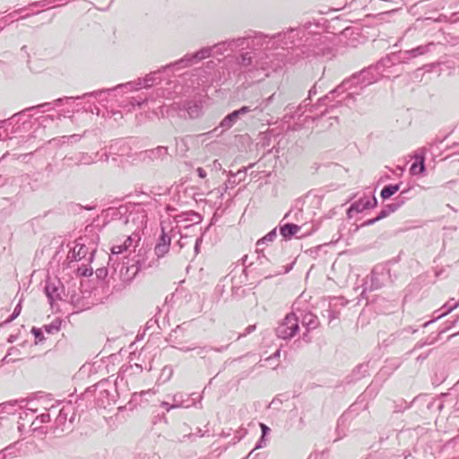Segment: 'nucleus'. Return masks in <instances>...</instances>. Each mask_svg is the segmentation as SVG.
Returning <instances> with one entry per match:
<instances>
[{
  "label": "nucleus",
  "mask_w": 459,
  "mask_h": 459,
  "mask_svg": "<svg viewBox=\"0 0 459 459\" xmlns=\"http://www.w3.org/2000/svg\"><path fill=\"white\" fill-rule=\"evenodd\" d=\"M260 428L262 429L263 436L266 435L270 431V429L264 423H260Z\"/></svg>",
  "instance_id": "nucleus-9"
},
{
  "label": "nucleus",
  "mask_w": 459,
  "mask_h": 459,
  "mask_svg": "<svg viewBox=\"0 0 459 459\" xmlns=\"http://www.w3.org/2000/svg\"><path fill=\"white\" fill-rule=\"evenodd\" d=\"M237 117H238V112L233 111L232 113H230V115H228L227 117H225L223 118V120L221 123V126L222 127L229 128L233 125V123L235 122Z\"/></svg>",
  "instance_id": "nucleus-5"
},
{
  "label": "nucleus",
  "mask_w": 459,
  "mask_h": 459,
  "mask_svg": "<svg viewBox=\"0 0 459 459\" xmlns=\"http://www.w3.org/2000/svg\"><path fill=\"white\" fill-rule=\"evenodd\" d=\"M198 170H199V175H200L201 177H204V175L203 174V170H202L201 169H199Z\"/></svg>",
  "instance_id": "nucleus-10"
},
{
  "label": "nucleus",
  "mask_w": 459,
  "mask_h": 459,
  "mask_svg": "<svg viewBox=\"0 0 459 459\" xmlns=\"http://www.w3.org/2000/svg\"><path fill=\"white\" fill-rule=\"evenodd\" d=\"M399 187L398 186H385L381 191V196L384 199H387L391 197L393 195H394L398 191Z\"/></svg>",
  "instance_id": "nucleus-4"
},
{
  "label": "nucleus",
  "mask_w": 459,
  "mask_h": 459,
  "mask_svg": "<svg viewBox=\"0 0 459 459\" xmlns=\"http://www.w3.org/2000/svg\"><path fill=\"white\" fill-rule=\"evenodd\" d=\"M418 159L420 160L419 163H413L410 169L411 173L413 175L423 173L425 170L423 157H418Z\"/></svg>",
  "instance_id": "nucleus-2"
},
{
  "label": "nucleus",
  "mask_w": 459,
  "mask_h": 459,
  "mask_svg": "<svg viewBox=\"0 0 459 459\" xmlns=\"http://www.w3.org/2000/svg\"><path fill=\"white\" fill-rule=\"evenodd\" d=\"M300 230V227L297 224L287 223L281 227L280 232L284 238H290Z\"/></svg>",
  "instance_id": "nucleus-1"
},
{
  "label": "nucleus",
  "mask_w": 459,
  "mask_h": 459,
  "mask_svg": "<svg viewBox=\"0 0 459 459\" xmlns=\"http://www.w3.org/2000/svg\"><path fill=\"white\" fill-rule=\"evenodd\" d=\"M163 243H160L156 246L155 251L158 255H163L168 251L169 243L166 241L165 235H162L160 238Z\"/></svg>",
  "instance_id": "nucleus-6"
},
{
  "label": "nucleus",
  "mask_w": 459,
  "mask_h": 459,
  "mask_svg": "<svg viewBox=\"0 0 459 459\" xmlns=\"http://www.w3.org/2000/svg\"><path fill=\"white\" fill-rule=\"evenodd\" d=\"M268 238V240H272V236L270 234L265 237V238Z\"/></svg>",
  "instance_id": "nucleus-12"
},
{
  "label": "nucleus",
  "mask_w": 459,
  "mask_h": 459,
  "mask_svg": "<svg viewBox=\"0 0 459 459\" xmlns=\"http://www.w3.org/2000/svg\"><path fill=\"white\" fill-rule=\"evenodd\" d=\"M249 108L248 107H242L241 108H239L238 110H235L234 112H238V116L240 115V114H246L247 112H249Z\"/></svg>",
  "instance_id": "nucleus-8"
},
{
  "label": "nucleus",
  "mask_w": 459,
  "mask_h": 459,
  "mask_svg": "<svg viewBox=\"0 0 459 459\" xmlns=\"http://www.w3.org/2000/svg\"><path fill=\"white\" fill-rule=\"evenodd\" d=\"M131 238L127 237L123 245H114L111 248V252L117 255L121 254L128 248V247L131 245Z\"/></svg>",
  "instance_id": "nucleus-3"
},
{
  "label": "nucleus",
  "mask_w": 459,
  "mask_h": 459,
  "mask_svg": "<svg viewBox=\"0 0 459 459\" xmlns=\"http://www.w3.org/2000/svg\"><path fill=\"white\" fill-rule=\"evenodd\" d=\"M56 291V289L55 288H51V285L48 284L46 286V293L47 295L51 298V299H54V292Z\"/></svg>",
  "instance_id": "nucleus-7"
},
{
  "label": "nucleus",
  "mask_w": 459,
  "mask_h": 459,
  "mask_svg": "<svg viewBox=\"0 0 459 459\" xmlns=\"http://www.w3.org/2000/svg\"><path fill=\"white\" fill-rule=\"evenodd\" d=\"M377 220H378V218H377V219H375V220H370V221H368V224H371V223H373L374 221H377Z\"/></svg>",
  "instance_id": "nucleus-11"
}]
</instances>
